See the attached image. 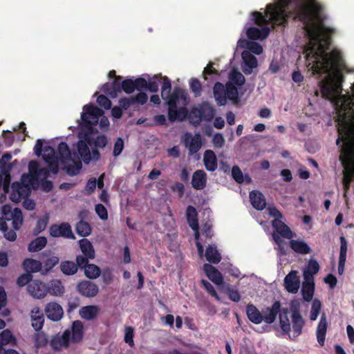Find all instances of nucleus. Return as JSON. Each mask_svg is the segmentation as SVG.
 <instances>
[{
    "label": "nucleus",
    "instance_id": "nucleus-17",
    "mask_svg": "<svg viewBox=\"0 0 354 354\" xmlns=\"http://www.w3.org/2000/svg\"><path fill=\"white\" fill-rule=\"evenodd\" d=\"M121 76H118L115 78L111 84L105 83L102 87V91L111 98L116 97L118 93L122 92V88H121Z\"/></svg>",
    "mask_w": 354,
    "mask_h": 354
},
{
    "label": "nucleus",
    "instance_id": "nucleus-2",
    "mask_svg": "<svg viewBox=\"0 0 354 354\" xmlns=\"http://www.w3.org/2000/svg\"><path fill=\"white\" fill-rule=\"evenodd\" d=\"M290 311L291 323L288 317V309H281L280 302L275 301L270 308L263 311V322L272 324L279 314V326L283 333L288 334L290 338H296L301 334L305 321L300 313L299 305L297 303L292 302Z\"/></svg>",
    "mask_w": 354,
    "mask_h": 354
},
{
    "label": "nucleus",
    "instance_id": "nucleus-33",
    "mask_svg": "<svg viewBox=\"0 0 354 354\" xmlns=\"http://www.w3.org/2000/svg\"><path fill=\"white\" fill-rule=\"evenodd\" d=\"M71 330V340L72 342L77 343L82 340L83 337V324L80 321L73 322Z\"/></svg>",
    "mask_w": 354,
    "mask_h": 354
},
{
    "label": "nucleus",
    "instance_id": "nucleus-51",
    "mask_svg": "<svg viewBox=\"0 0 354 354\" xmlns=\"http://www.w3.org/2000/svg\"><path fill=\"white\" fill-rule=\"evenodd\" d=\"M64 166L66 167V173L69 176H73L77 175L80 172V171L82 169V165L81 160H78L77 161L73 160V165H69L67 166L66 165Z\"/></svg>",
    "mask_w": 354,
    "mask_h": 354
},
{
    "label": "nucleus",
    "instance_id": "nucleus-8",
    "mask_svg": "<svg viewBox=\"0 0 354 354\" xmlns=\"http://www.w3.org/2000/svg\"><path fill=\"white\" fill-rule=\"evenodd\" d=\"M26 181L14 182L11 185L10 199L15 203H19L22 199L28 197L30 187Z\"/></svg>",
    "mask_w": 354,
    "mask_h": 354
},
{
    "label": "nucleus",
    "instance_id": "nucleus-9",
    "mask_svg": "<svg viewBox=\"0 0 354 354\" xmlns=\"http://www.w3.org/2000/svg\"><path fill=\"white\" fill-rule=\"evenodd\" d=\"M80 140L77 143V149L78 154L85 164H89L92 160L91 152L89 147H91V136L88 134H84L83 136L79 135Z\"/></svg>",
    "mask_w": 354,
    "mask_h": 354
},
{
    "label": "nucleus",
    "instance_id": "nucleus-21",
    "mask_svg": "<svg viewBox=\"0 0 354 354\" xmlns=\"http://www.w3.org/2000/svg\"><path fill=\"white\" fill-rule=\"evenodd\" d=\"M189 111H188L185 106L180 108L176 107L167 110V116L171 122L175 121L183 122L187 118L189 120Z\"/></svg>",
    "mask_w": 354,
    "mask_h": 354
},
{
    "label": "nucleus",
    "instance_id": "nucleus-36",
    "mask_svg": "<svg viewBox=\"0 0 354 354\" xmlns=\"http://www.w3.org/2000/svg\"><path fill=\"white\" fill-rule=\"evenodd\" d=\"M315 291L314 280L304 279L301 292L303 298L306 301L312 300Z\"/></svg>",
    "mask_w": 354,
    "mask_h": 354
},
{
    "label": "nucleus",
    "instance_id": "nucleus-37",
    "mask_svg": "<svg viewBox=\"0 0 354 354\" xmlns=\"http://www.w3.org/2000/svg\"><path fill=\"white\" fill-rule=\"evenodd\" d=\"M12 224L14 230H8L6 226V223H0V230L3 232L4 237L11 241L16 239L17 234L15 230H19L21 227L22 223H12Z\"/></svg>",
    "mask_w": 354,
    "mask_h": 354
},
{
    "label": "nucleus",
    "instance_id": "nucleus-6",
    "mask_svg": "<svg viewBox=\"0 0 354 354\" xmlns=\"http://www.w3.org/2000/svg\"><path fill=\"white\" fill-rule=\"evenodd\" d=\"M215 115V109L207 101L192 106L189 113V121L194 127L200 125L203 120L210 122Z\"/></svg>",
    "mask_w": 354,
    "mask_h": 354
},
{
    "label": "nucleus",
    "instance_id": "nucleus-4",
    "mask_svg": "<svg viewBox=\"0 0 354 354\" xmlns=\"http://www.w3.org/2000/svg\"><path fill=\"white\" fill-rule=\"evenodd\" d=\"M104 111L93 104H88L83 107V111L81 115V122L79 125L88 131H91L93 126L98 123L100 127L103 129L109 127V120L107 117L104 116Z\"/></svg>",
    "mask_w": 354,
    "mask_h": 354
},
{
    "label": "nucleus",
    "instance_id": "nucleus-53",
    "mask_svg": "<svg viewBox=\"0 0 354 354\" xmlns=\"http://www.w3.org/2000/svg\"><path fill=\"white\" fill-rule=\"evenodd\" d=\"M76 231L78 234L82 236L89 235L91 232L89 223H77Z\"/></svg>",
    "mask_w": 354,
    "mask_h": 354
},
{
    "label": "nucleus",
    "instance_id": "nucleus-44",
    "mask_svg": "<svg viewBox=\"0 0 354 354\" xmlns=\"http://www.w3.org/2000/svg\"><path fill=\"white\" fill-rule=\"evenodd\" d=\"M47 240L44 236H39L33 240L28 245L30 252H37L42 250L46 245Z\"/></svg>",
    "mask_w": 354,
    "mask_h": 354
},
{
    "label": "nucleus",
    "instance_id": "nucleus-26",
    "mask_svg": "<svg viewBox=\"0 0 354 354\" xmlns=\"http://www.w3.org/2000/svg\"><path fill=\"white\" fill-rule=\"evenodd\" d=\"M100 310V309L97 306H86L80 309L79 314L82 319L90 321L97 317Z\"/></svg>",
    "mask_w": 354,
    "mask_h": 354
},
{
    "label": "nucleus",
    "instance_id": "nucleus-45",
    "mask_svg": "<svg viewBox=\"0 0 354 354\" xmlns=\"http://www.w3.org/2000/svg\"><path fill=\"white\" fill-rule=\"evenodd\" d=\"M147 100L148 96L144 92H139L136 96L127 97V100H129L131 106L138 104L143 105L147 102Z\"/></svg>",
    "mask_w": 354,
    "mask_h": 354
},
{
    "label": "nucleus",
    "instance_id": "nucleus-27",
    "mask_svg": "<svg viewBox=\"0 0 354 354\" xmlns=\"http://www.w3.org/2000/svg\"><path fill=\"white\" fill-rule=\"evenodd\" d=\"M58 158L62 165H66L68 161L72 160V153L66 142H62L59 144Z\"/></svg>",
    "mask_w": 354,
    "mask_h": 354
},
{
    "label": "nucleus",
    "instance_id": "nucleus-41",
    "mask_svg": "<svg viewBox=\"0 0 354 354\" xmlns=\"http://www.w3.org/2000/svg\"><path fill=\"white\" fill-rule=\"evenodd\" d=\"M24 270L30 272H37L42 270V263L37 260L28 259L23 263Z\"/></svg>",
    "mask_w": 354,
    "mask_h": 354
},
{
    "label": "nucleus",
    "instance_id": "nucleus-46",
    "mask_svg": "<svg viewBox=\"0 0 354 354\" xmlns=\"http://www.w3.org/2000/svg\"><path fill=\"white\" fill-rule=\"evenodd\" d=\"M16 342L15 337L10 330L6 329L0 333V345H13Z\"/></svg>",
    "mask_w": 354,
    "mask_h": 354
},
{
    "label": "nucleus",
    "instance_id": "nucleus-54",
    "mask_svg": "<svg viewBox=\"0 0 354 354\" xmlns=\"http://www.w3.org/2000/svg\"><path fill=\"white\" fill-rule=\"evenodd\" d=\"M189 86L195 97L201 96L202 93V86L197 78H192L189 81Z\"/></svg>",
    "mask_w": 354,
    "mask_h": 354
},
{
    "label": "nucleus",
    "instance_id": "nucleus-50",
    "mask_svg": "<svg viewBox=\"0 0 354 354\" xmlns=\"http://www.w3.org/2000/svg\"><path fill=\"white\" fill-rule=\"evenodd\" d=\"M226 100L229 99L232 101L238 100V89L231 82H227L225 85Z\"/></svg>",
    "mask_w": 354,
    "mask_h": 354
},
{
    "label": "nucleus",
    "instance_id": "nucleus-15",
    "mask_svg": "<svg viewBox=\"0 0 354 354\" xmlns=\"http://www.w3.org/2000/svg\"><path fill=\"white\" fill-rule=\"evenodd\" d=\"M45 314L48 319L53 322L59 321L64 315L62 307L57 302H49L46 305Z\"/></svg>",
    "mask_w": 354,
    "mask_h": 354
},
{
    "label": "nucleus",
    "instance_id": "nucleus-56",
    "mask_svg": "<svg viewBox=\"0 0 354 354\" xmlns=\"http://www.w3.org/2000/svg\"><path fill=\"white\" fill-rule=\"evenodd\" d=\"M163 82L161 88V97L163 100H165V96L171 93V80L167 77H162Z\"/></svg>",
    "mask_w": 354,
    "mask_h": 354
},
{
    "label": "nucleus",
    "instance_id": "nucleus-60",
    "mask_svg": "<svg viewBox=\"0 0 354 354\" xmlns=\"http://www.w3.org/2000/svg\"><path fill=\"white\" fill-rule=\"evenodd\" d=\"M232 176L233 179L237 183H242L244 180L243 174L240 169V167L237 165H234L232 168Z\"/></svg>",
    "mask_w": 354,
    "mask_h": 354
},
{
    "label": "nucleus",
    "instance_id": "nucleus-35",
    "mask_svg": "<svg viewBox=\"0 0 354 354\" xmlns=\"http://www.w3.org/2000/svg\"><path fill=\"white\" fill-rule=\"evenodd\" d=\"M246 314L250 322L259 324L263 322L262 313L253 304H248L246 307Z\"/></svg>",
    "mask_w": 354,
    "mask_h": 354
},
{
    "label": "nucleus",
    "instance_id": "nucleus-61",
    "mask_svg": "<svg viewBox=\"0 0 354 354\" xmlns=\"http://www.w3.org/2000/svg\"><path fill=\"white\" fill-rule=\"evenodd\" d=\"M44 154L43 158H44V161L51 160H55V159L58 158V156L56 155L55 151L54 148H53L52 147H50V146L45 147L44 149Z\"/></svg>",
    "mask_w": 354,
    "mask_h": 354
},
{
    "label": "nucleus",
    "instance_id": "nucleus-23",
    "mask_svg": "<svg viewBox=\"0 0 354 354\" xmlns=\"http://www.w3.org/2000/svg\"><path fill=\"white\" fill-rule=\"evenodd\" d=\"M270 28L268 27H263L259 29L256 27H250L246 30V35L250 39H263L266 38L270 33Z\"/></svg>",
    "mask_w": 354,
    "mask_h": 354
},
{
    "label": "nucleus",
    "instance_id": "nucleus-5",
    "mask_svg": "<svg viewBox=\"0 0 354 354\" xmlns=\"http://www.w3.org/2000/svg\"><path fill=\"white\" fill-rule=\"evenodd\" d=\"M339 160L344 167L343 187L345 192L349 189L354 178V144L346 142L341 149Z\"/></svg>",
    "mask_w": 354,
    "mask_h": 354
},
{
    "label": "nucleus",
    "instance_id": "nucleus-34",
    "mask_svg": "<svg viewBox=\"0 0 354 354\" xmlns=\"http://www.w3.org/2000/svg\"><path fill=\"white\" fill-rule=\"evenodd\" d=\"M205 257L207 261L217 264L221 260V254L215 245H209L205 250Z\"/></svg>",
    "mask_w": 354,
    "mask_h": 354
},
{
    "label": "nucleus",
    "instance_id": "nucleus-30",
    "mask_svg": "<svg viewBox=\"0 0 354 354\" xmlns=\"http://www.w3.org/2000/svg\"><path fill=\"white\" fill-rule=\"evenodd\" d=\"M327 326L326 317V315L323 314L316 330L317 339L320 346H324V344Z\"/></svg>",
    "mask_w": 354,
    "mask_h": 354
},
{
    "label": "nucleus",
    "instance_id": "nucleus-14",
    "mask_svg": "<svg viewBox=\"0 0 354 354\" xmlns=\"http://www.w3.org/2000/svg\"><path fill=\"white\" fill-rule=\"evenodd\" d=\"M71 342V330L66 329L63 333L55 335L51 339L50 345L55 350H61L67 348Z\"/></svg>",
    "mask_w": 354,
    "mask_h": 354
},
{
    "label": "nucleus",
    "instance_id": "nucleus-18",
    "mask_svg": "<svg viewBox=\"0 0 354 354\" xmlns=\"http://www.w3.org/2000/svg\"><path fill=\"white\" fill-rule=\"evenodd\" d=\"M203 271L208 279L214 284L217 286L223 284V278L221 273L213 266L209 263L204 264Z\"/></svg>",
    "mask_w": 354,
    "mask_h": 354
},
{
    "label": "nucleus",
    "instance_id": "nucleus-20",
    "mask_svg": "<svg viewBox=\"0 0 354 354\" xmlns=\"http://www.w3.org/2000/svg\"><path fill=\"white\" fill-rule=\"evenodd\" d=\"M250 201L257 210H263L266 207L264 195L259 190H252L249 194Z\"/></svg>",
    "mask_w": 354,
    "mask_h": 354
},
{
    "label": "nucleus",
    "instance_id": "nucleus-31",
    "mask_svg": "<svg viewBox=\"0 0 354 354\" xmlns=\"http://www.w3.org/2000/svg\"><path fill=\"white\" fill-rule=\"evenodd\" d=\"M47 292L55 297H62L65 292V288L60 280L54 279L49 282Z\"/></svg>",
    "mask_w": 354,
    "mask_h": 354
},
{
    "label": "nucleus",
    "instance_id": "nucleus-64",
    "mask_svg": "<svg viewBox=\"0 0 354 354\" xmlns=\"http://www.w3.org/2000/svg\"><path fill=\"white\" fill-rule=\"evenodd\" d=\"M159 81L160 80L158 77L154 76L147 82V89L152 93L158 92L159 88Z\"/></svg>",
    "mask_w": 354,
    "mask_h": 354
},
{
    "label": "nucleus",
    "instance_id": "nucleus-24",
    "mask_svg": "<svg viewBox=\"0 0 354 354\" xmlns=\"http://www.w3.org/2000/svg\"><path fill=\"white\" fill-rule=\"evenodd\" d=\"M242 58L245 64L243 72L245 74H250L252 69L258 66L256 57L250 52L245 50L242 53Z\"/></svg>",
    "mask_w": 354,
    "mask_h": 354
},
{
    "label": "nucleus",
    "instance_id": "nucleus-48",
    "mask_svg": "<svg viewBox=\"0 0 354 354\" xmlns=\"http://www.w3.org/2000/svg\"><path fill=\"white\" fill-rule=\"evenodd\" d=\"M230 80L234 85L242 86L245 82L244 75L236 69H233L230 75Z\"/></svg>",
    "mask_w": 354,
    "mask_h": 354
},
{
    "label": "nucleus",
    "instance_id": "nucleus-29",
    "mask_svg": "<svg viewBox=\"0 0 354 354\" xmlns=\"http://www.w3.org/2000/svg\"><path fill=\"white\" fill-rule=\"evenodd\" d=\"M32 326L36 330L43 327L44 317L42 311L38 307H34L31 310Z\"/></svg>",
    "mask_w": 354,
    "mask_h": 354
},
{
    "label": "nucleus",
    "instance_id": "nucleus-58",
    "mask_svg": "<svg viewBox=\"0 0 354 354\" xmlns=\"http://www.w3.org/2000/svg\"><path fill=\"white\" fill-rule=\"evenodd\" d=\"M321 302L318 299H315L313 301L311 310H310V319L315 321L317 319L321 310Z\"/></svg>",
    "mask_w": 354,
    "mask_h": 354
},
{
    "label": "nucleus",
    "instance_id": "nucleus-47",
    "mask_svg": "<svg viewBox=\"0 0 354 354\" xmlns=\"http://www.w3.org/2000/svg\"><path fill=\"white\" fill-rule=\"evenodd\" d=\"M77 266H79L77 263L68 261L62 263L60 268L64 274L71 275L77 271Z\"/></svg>",
    "mask_w": 354,
    "mask_h": 354
},
{
    "label": "nucleus",
    "instance_id": "nucleus-12",
    "mask_svg": "<svg viewBox=\"0 0 354 354\" xmlns=\"http://www.w3.org/2000/svg\"><path fill=\"white\" fill-rule=\"evenodd\" d=\"M50 234L53 237L62 236L68 239H75V236L68 223L53 224L50 227Z\"/></svg>",
    "mask_w": 354,
    "mask_h": 354
},
{
    "label": "nucleus",
    "instance_id": "nucleus-52",
    "mask_svg": "<svg viewBox=\"0 0 354 354\" xmlns=\"http://www.w3.org/2000/svg\"><path fill=\"white\" fill-rule=\"evenodd\" d=\"M242 43H244L245 44V47L248 48L250 52L253 53L260 55L263 53L262 46L257 42L243 40Z\"/></svg>",
    "mask_w": 354,
    "mask_h": 354
},
{
    "label": "nucleus",
    "instance_id": "nucleus-39",
    "mask_svg": "<svg viewBox=\"0 0 354 354\" xmlns=\"http://www.w3.org/2000/svg\"><path fill=\"white\" fill-rule=\"evenodd\" d=\"M39 169V165L37 161H30L28 165L30 175H22L21 180L26 181L28 184H31L33 180H37V174H38Z\"/></svg>",
    "mask_w": 354,
    "mask_h": 354
},
{
    "label": "nucleus",
    "instance_id": "nucleus-62",
    "mask_svg": "<svg viewBox=\"0 0 354 354\" xmlns=\"http://www.w3.org/2000/svg\"><path fill=\"white\" fill-rule=\"evenodd\" d=\"M187 221H198V212L192 205H189L186 209Z\"/></svg>",
    "mask_w": 354,
    "mask_h": 354
},
{
    "label": "nucleus",
    "instance_id": "nucleus-40",
    "mask_svg": "<svg viewBox=\"0 0 354 354\" xmlns=\"http://www.w3.org/2000/svg\"><path fill=\"white\" fill-rule=\"evenodd\" d=\"M291 248L297 253L306 254L311 252L310 248L303 241L292 240L290 242Z\"/></svg>",
    "mask_w": 354,
    "mask_h": 354
},
{
    "label": "nucleus",
    "instance_id": "nucleus-43",
    "mask_svg": "<svg viewBox=\"0 0 354 354\" xmlns=\"http://www.w3.org/2000/svg\"><path fill=\"white\" fill-rule=\"evenodd\" d=\"M80 267L84 268L85 275L90 279H96L100 275V268L94 264H88L87 263L84 266Z\"/></svg>",
    "mask_w": 354,
    "mask_h": 354
},
{
    "label": "nucleus",
    "instance_id": "nucleus-57",
    "mask_svg": "<svg viewBox=\"0 0 354 354\" xmlns=\"http://www.w3.org/2000/svg\"><path fill=\"white\" fill-rule=\"evenodd\" d=\"M59 258L55 256H52L48 257L43 263H42V270L45 272H48L51 270L55 265L59 263Z\"/></svg>",
    "mask_w": 354,
    "mask_h": 354
},
{
    "label": "nucleus",
    "instance_id": "nucleus-7",
    "mask_svg": "<svg viewBox=\"0 0 354 354\" xmlns=\"http://www.w3.org/2000/svg\"><path fill=\"white\" fill-rule=\"evenodd\" d=\"M272 225L274 229L272 233V239L277 245V247L275 248L278 250L277 254L281 258L286 254V243L281 239L280 236L286 239H291L292 233L285 223H272Z\"/></svg>",
    "mask_w": 354,
    "mask_h": 354
},
{
    "label": "nucleus",
    "instance_id": "nucleus-59",
    "mask_svg": "<svg viewBox=\"0 0 354 354\" xmlns=\"http://www.w3.org/2000/svg\"><path fill=\"white\" fill-rule=\"evenodd\" d=\"M121 88L127 94L132 93L135 89V82L131 79H126L122 82Z\"/></svg>",
    "mask_w": 354,
    "mask_h": 354
},
{
    "label": "nucleus",
    "instance_id": "nucleus-32",
    "mask_svg": "<svg viewBox=\"0 0 354 354\" xmlns=\"http://www.w3.org/2000/svg\"><path fill=\"white\" fill-rule=\"evenodd\" d=\"M213 93L218 104L225 105L226 104L225 86L221 82L215 83L213 88Z\"/></svg>",
    "mask_w": 354,
    "mask_h": 354
},
{
    "label": "nucleus",
    "instance_id": "nucleus-22",
    "mask_svg": "<svg viewBox=\"0 0 354 354\" xmlns=\"http://www.w3.org/2000/svg\"><path fill=\"white\" fill-rule=\"evenodd\" d=\"M207 180L206 173L202 169H198L192 175V186L196 190H202L206 187Z\"/></svg>",
    "mask_w": 354,
    "mask_h": 354
},
{
    "label": "nucleus",
    "instance_id": "nucleus-3",
    "mask_svg": "<svg viewBox=\"0 0 354 354\" xmlns=\"http://www.w3.org/2000/svg\"><path fill=\"white\" fill-rule=\"evenodd\" d=\"M301 0H281L279 2L267 5L265 15L254 11L252 13L254 24L257 26L271 24L272 28L276 26L286 27L288 23L289 15L286 9L290 4L297 3Z\"/></svg>",
    "mask_w": 354,
    "mask_h": 354
},
{
    "label": "nucleus",
    "instance_id": "nucleus-13",
    "mask_svg": "<svg viewBox=\"0 0 354 354\" xmlns=\"http://www.w3.org/2000/svg\"><path fill=\"white\" fill-rule=\"evenodd\" d=\"M285 289L290 293L295 294L300 288V279L298 271L291 270L283 280Z\"/></svg>",
    "mask_w": 354,
    "mask_h": 354
},
{
    "label": "nucleus",
    "instance_id": "nucleus-42",
    "mask_svg": "<svg viewBox=\"0 0 354 354\" xmlns=\"http://www.w3.org/2000/svg\"><path fill=\"white\" fill-rule=\"evenodd\" d=\"M185 145L186 146L189 147V151L190 154L192 155L198 152L202 145L200 135L196 134L195 136L192 137L189 142H188V141L186 140Z\"/></svg>",
    "mask_w": 354,
    "mask_h": 354
},
{
    "label": "nucleus",
    "instance_id": "nucleus-11",
    "mask_svg": "<svg viewBox=\"0 0 354 354\" xmlns=\"http://www.w3.org/2000/svg\"><path fill=\"white\" fill-rule=\"evenodd\" d=\"M80 248L84 257L79 255L76 258V262L79 266H84L89 259L95 258V250L91 243L86 239L79 241Z\"/></svg>",
    "mask_w": 354,
    "mask_h": 354
},
{
    "label": "nucleus",
    "instance_id": "nucleus-63",
    "mask_svg": "<svg viewBox=\"0 0 354 354\" xmlns=\"http://www.w3.org/2000/svg\"><path fill=\"white\" fill-rule=\"evenodd\" d=\"M201 283L209 294H210L212 297H214L217 301L221 300V298L218 295L214 288L209 281L203 279V280H201Z\"/></svg>",
    "mask_w": 354,
    "mask_h": 354
},
{
    "label": "nucleus",
    "instance_id": "nucleus-19",
    "mask_svg": "<svg viewBox=\"0 0 354 354\" xmlns=\"http://www.w3.org/2000/svg\"><path fill=\"white\" fill-rule=\"evenodd\" d=\"M77 290L81 295L87 297H95L99 291L97 286L88 281L80 282L77 286Z\"/></svg>",
    "mask_w": 354,
    "mask_h": 354
},
{
    "label": "nucleus",
    "instance_id": "nucleus-16",
    "mask_svg": "<svg viewBox=\"0 0 354 354\" xmlns=\"http://www.w3.org/2000/svg\"><path fill=\"white\" fill-rule=\"evenodd\" d=\"M27 290L33 297L37 299L43 298L47 294V286L38 280H32L28 283Z\"/></svg>",
    "mask_w": 354,
    "mask_h": 354
},
{
    "label": "nucleus",
    "instance_id": "nucleus-1",
    "mask_svg": "<svg viewBox=\"0 0 354 354\" xmlns=\"http://www.w3.org/2000/svg\"><path fill=\"white\" fill-rule=\"evenodd\" d=\"M323 6L316 0H306L299 3L294 19L301 21L309 38L304 49L306 64L313 75L328 74L336 71L342 62L339 53L329 49L335 30L324 24Z\"/></svg>",
    "mask_w": 354,
    "mask_h": 354
},
{
    "label": "nucleus",
    "instance_id": "nucleus-28",
    "mask_svg": "<svg viewBox=\"0 0 354 354\" xmlns=\"http://www.w3.org/2000/svg\"><path fill=\"white\" fill-rule=\"evenodd\" d=\"M340 250L338 263V273L342 274L344 271V266L347 254V241L344 236L340 237Z\"/></svg>",
    "mask_w": 354,
    "mask_h": 354
},
{
    "label": "nucleus",
    "instance_id": "nucleus-25",
    "mask_svg": "<svg viewBox=\"0 0 354 354\" xmlns=\"http://www.w3.org/2000/svg\"><path fill=\"white\" fill-rule=\"evenodd\" d=\"M203 163L206 169L209 171H214L218 167L217 158L215 153L207 149L204 153Z\"/></svg>",
    "mask_w": 354,
    "mask_h": 354
},
{
    "label": "nucleus",
    "instance_id": "nucleus-49",
    "mask_svg": "<svg viewBox=\"0 0 354 354\" xmlns=\"http://www.w3.org/2000/svg\"><path fill=\"white\" fill-rule=\"evenodd\" d=\"M189 227L194 231V235H195V239L196 240V248L198 250V253L200 256V257H202L203 255V247L202 244L198 241V238L200 236V232H199V225L198 223H189Z\"/></svg>",
    "mask_w": 354,
    "mask_h": 354
},
{
    "label": "nucleus",
    "instance_id": "nucleus-38",
    "mask_svg": "<svg viewBox=\"0 0 354 354\" xmlns=\"http://www.w3.org/2000/svg\"><path fill=\"white\" fill-rule=\"evenodd\" d=\"M319 270V266L315 259H310L308 263L306 268L304 270V279L314 280V275L316 274Z\"/></svg>",
    "mask_w": 354,
    "mask_h": 354
},
{
    "label": "nucleus",
    "instance_id": "nucleus-10",
    "mask_svg": "<svg viewBox=\"0 0 354 354\" xmlns=\"http://www.w3.org/2000/svg\"><path fill=\"white\" fill-rule=\"evenodd\" d=\"M164 100L168 106V110L172 109L177 107V103L179 100H182L185 106H186L189 101V98L187 93L185 90L179 87H175L173 92L167 96Z\"/></svg>",
    "mask_w": 354,
    "mask_h": 354
},
{
    "label": "nucleus",
    "instance_id": "nucleus-55",
    "mask_svg": "<svg viewBox=\"0 0 354 354\" xmlns=\"http://www.w3.org/2000/svg\"><path fill=\"white\" fill-rule=\"evenodd\" d=\"M91 140L92 147L94 146L96 148H104L108 142L107 138L104 135L98 136L95 138L91 137Z\"/></svg>",
    "mask_w": 354,
    "mask_h": 354
}]
</instances>
